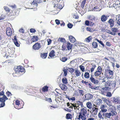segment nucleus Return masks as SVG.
Masks as SVG:
<instances>
[{
  "instance_id": "3",
  "label": "nucleus",
  "mask_w": 120,
  "mask_h": 120,
  "mask_svg": "<svg viewBox=\"0 0 120 120\" xmlns=\"http://www.w3.org/2000/svg\"><path fill=\"white\" fill-rule=\"evenodd\" d=\"M102 115L103 116V117H104L105 119H110L112 118V117L114 116L111 113L109 112L103 113Z\"/></svg>"
},
{
  "instance_id": "46",
  "label": "nucleus",
  "mask_w": 120,
  "mask_h": 120,
  "mask_svg": "<svg viewBox=\"0 0 120 120\" xmlns=\"http://www.w3.org/2000/svg\"><path fill=\"white\" fill-rule=\"evenodd\" d=\"M70 104L71 106L69 107V108H71L72 109H73V108L75 109V104H73L72 103H70Z\"/></svg>"
},
{
  "instance_id": "60",
  "label": "nucleus",
  "mask_w": 120,
  "mask_h": 120,
  "mask_svg": "<svg viewBox=\"0 0 120 120\" xmlns=\"http://www.w3.org/2000/svg\"><path fill=\"white\" fill-rule=\"evenodd\" d=\"M111 83H112V87L113 88L115 87L116 85V83L115 81H111Z\"/></svg>"
},
{
  "instance_id": "25",
  "label": "nucleus",
  "mask_w": 120,
  "mask_h": 120,
  "mask_svg": "<svg viewBox=\"0 0 120 120\" xmlns=\"http://www.w3.org/2000/svg\"><path fill=\"white\" fill-rule=\"evenodd\" d=\"M102 102V100L101 99H98L96 100V104L97 105L99 106L101 104Z\"/></svg>"
},
{
  "instance_id": "57",
  "label": "nucleus",
  "mask_w": 120,
  "mask_h": 120,
  "mask_svg": "<svg viewBox=\"0 0 120 120\" xmlns=\"http://www.w3.org/2000/svg\"><path fill=\"white\" fill-rule=\"evenodd\" d=\"M102 100V101H103L104 102H106L108 100L106 98H102L101 99Z\"/></svg>"
},
{
  "instance_id": "53",
  "label": "nucleus",
  "mask_w": 120,
  "mask_h": 120,
  "mask_svg": "<svg viewBox=\"0 0 120 120\" xmlns=\"http://www.w3.org/2000/svg\"><path fill=\"white\" fill-rule=\"evenodd\" d=\"M91 36H89L86 38V41L88 42H90V40L91 39Z\"/></svg>"
},
{
  "instance_id": "44",
  "label": "nucleus",
  "mask_w": 120,
  "mask_h": 120,
  "mask_svg": "<svg viewBox=\"0 0 120 120\" xmlns=\"http://www.w3.org/2000/svg\"><path fill=\"white\" fill-rule=\"evenodd\" d=\"M79 67L82 71L84 72V71L85 68L84 66L81 65Z\"/></svg>"
},
{
  "instance_id": "26",
  "label": "nucleus",
  "mask_w": 120,
  "mask_h": 120,
  "mask_svg": "<svg viewBox=\"0 0 120 120\" xmlns=\"http://www.w3.org/2000/svg\"><path fill=\"white\" fill-rule=\"evenodd\" d=\"M107 71L108 73V74L110 78H111L113 75V72L112 71H111L110 70H107Z\"/></svg>"
},
{
  "instance_id": "5",
  "label": "nucleus",
  "mask_w": 120,
  "mask_h": 120,
  "mask_svg": "<svg viewBox=\"0 0 120 120\" xmlns=\"http://www.w3.org/2000/svg\"><path fill=\"white\" fill-rule=\"evenodd\" d=\"M0 95L3 96L2 98H0V101H5L6 100L8 99L6 96L4 95V93L3 91L0 92Z\"/></svg>"
},
{
  "instance_id": "33",
  "label": "nucleus",
  "mask_w": 120,
  "mask_h": 120,
  "mask_svg": "<svg viewBox=\"0 0 120 120\" xmlns=\"http://www.w3.org/2000/svg\"><path fill=\"white\" fill-rule=\"evenodd\" d=\"M101 10V9H99L98 7H94V8H93L92 11H99Z\"/></svg>"
},
{
  "instance_id": "61",
  "label": "nucleus",
  "mask_w": 120,
  "mask_h": 120,
  "mask_svg": "<svg viewBox=\"0 0 120 120\" xmlns=\"http://www.w3.org/2000/svg\"><path fill=\"white\" fill-rule=\"evenodd\" d=\"M5 101H1L2 102L0 104L1 106H0V107H3L5 105Z\"/></svg>"
},
{
  "instance_id": "12",
  "label": "nucleus",
  "mask_w": 120,
  "mask_h": 120,
  "mask_svg": "<svg viewBox=\"0 0 120 120\" xmlns=\"http://www.w3.org/2000/svg\"><path fill=\"white\" fill-rule=\"evenodd\" d=\"M87 111L83 107L81 109L80 112L79 113V114L85 115Z\"/></svg>"
},
{
  "instance_id": "28",
  "label": "nucleus",
  "mask_w": 120,
  "mask_h": 120,
  "mask_svg": "<svg viewBox=\"0 0 120 120\" xmlns=\"http://www.w3.org/2000/svg\"><path fill=\"white\" fill-rule=\"evenodd\" d=\"M38 38L37 36H33L31 39L32 41L33 42L37 41H38Z\"/></svg>"
},
{
  "instance_id": "50",
  "label": "nucleus",
  "mask_w": 120,
  "mask_h": 120,
  "mask_svg": "<svg viewBox=\"0 0 120 120\" xmlns=\"http://www.w3.org/2000/svg\"><path fill=\"white\" fill-rule=\"evenodd\" d=\"M67 58L66 57H64L61 59V61L63 62H65L67 60Z\"/></svg>"
},
{
  "instance_id": "4",
  "label": "nucleus",
  "mask_w": 120,
  "mask_h": 120,
  "mask_svg": "<svg viewBox=\"0 0 120 120\" xmlns=\"http://www.w3.org/2000/svg\"><path fill=\"white\" fill-rule=\"evenodd\" d=\"M14 69L16 72H22L25 71V69L23 68V67H21L20 66L16 67L14 68Z\"/></svg>"
},
{
  "instance_id": "35",
  "label": "nucleus",
  "mask_w": 120,
  "mask_h": 120,
  "mask_svg": "<svg viewBox=\"0 0 120 120\" xmlns=\"http://www.w3.org/2000/svg\"><path fill=\"white\" fill-rule=\"evenodd\" d=\"M87 107L89 109H90L92 107L91 103V102H88L86 103Z\"/></svg>"
},
{
  "instance_id": "56",
  "label": "nucleus",
  "mask_w": 120,
  "mask_h": 120,
  "mask_svg": "<svg viewBox=\"0 0 120 120\" xmlns=\"http://www.w3.org/2000/svg\"><path fill=\"white\" fill-rule=\"evenodd\" d=\"M85 1H83L82 2V3L81 5V7L82 8H84V6L85 5Z\"/></svg>"
},
{
  "instance_id": "48",
  "label": "nucleus",
  "mask_w": 120,
  "mask_h": 120,
  "mask_svg": "<svg viewBox=\"0 0 120 120\" xmlns=\"http://www.w3.org/2000/svg\"><path fill=\"white\" fill-rule=\"evenodd\" d=\"M111 30L112 31L114 32H116L117 31V28H112L111 29Z\"/></svg>"
},
{
  "instance_id": "29",
  "label": "nucleus",
  "mask_w": 120,
  "mask_h": 120,
  "mask_svg": "<svg viewBox=\"0 0 120 120\" xmlns=\"http://www.w3.org/2000/svg\"><path fill=\"white\" fill-rule=\"evenodd\" d=\"M101 73V72L96 70L94 73V75L95 76L98 77L100 75Z\"/></svg>"
},
{
  "instance_id": "36",
  "label": "nucleus",
  "mask_w": 120,
  "mask_h": 120,
  "mask_svg": "<svg viewBox=\"0 0 120 120\" xmlns=\"http://www.w3.org/2000/svg\"><path fill=\"white\" fill-rule=\"evenodd\" d=\"M40 3V2L37 1L36 0H34L33 2L31 3L32 5H35L36 6H37V5L38 3Z\"/></svg>"
},
{
  "instance_id": "62",
  "label": "nucleus",
  "mask_w": 120,
  "mask_h": 120,
  "mask_svg": "<svg viewBox=\"0 0 120 120\" xmlns=\"http://www.w3.org/2000/svg\"><path fill=\"white\" fill-rule=\"evenodd\" d=\"M79 93L80 95H83L84 94V92L82 90H80L79 91Z\"/></svg>"
},
{
  "instance_id": "51",
  "label": "nucleus",
  "mask_w": 120,
  "mask_h": 120,
  "mask_svg": "<svg viewBox=\"0 0 120 120\" xmlns=\"http://www.w3.org/2000/svg\"><path fill=\"white\" fill-rule=\"evenodd\" d=\"M106 104L110 107V106H112V103H111L108 100L106 102Z\"/></svg>"
},
{
  "instance_id": "27",
  "label": "nucleus",
  "mask_w": 120,
  "mask_h": 120,
  "mask_svg": "<svg viewBox=\"0 0 120 120\" xmlns=\"http://www.w3.org/2000/svg\"><path fill=\"white\" fill-rule=\"evenodd\" d=\"M67 44V48H68V50H69L70 49H71L72 46V45L71 44L68 42H67V43H66Z\"/></svg>"
},
{
  "instance_id": "11",
  "label": "nucleus",
  "mask_w": 120,
  "mask_h": 120,
  "mask_svg": "<svg viewBox=\"0 0 120 120\" xmlns=\"http://www.w3.org/2000/svg\"><path fill=\"white\" fill-rule=\"evenodd\" d=\"M78 106H77L75 105V109H77L79 110L80 108H82L83 107H84L82 103L81 102L80 103V104H79V103H78Z\"/></svg>"
},
{
  "instance_id": "8",
  "label": "nucleus",
  "mask_w": 120,
  "mask_h": 120,
  "mask_svg": "<svg viewBox=\"0 0 120 120\" xmlns=\"http://www.w3.org/2000/svg\"><path fill=\"white\" fill-rule=\"evenodd\" d=\"M41 47V45L40 44L38 43L35 44L33 46V48L35 50H38Z\"/></svg>"
},
{
  "instance_id": "15",
  "label": "nucleus",
  "mask_w": 120,
  "mask_h": 120,
  "mask_svg": "<svg viewBox=\"0 0 120 120\" xmlns=\"http://www.w3.org/2000/svg\"><path fill=\"white\" fill-rule=\"evenodd\" d=\"M113 101L116 103H118L120 102V98L119 97L116 96L113 98Z\"/></svg>"
},
{
  "instance_id": "14",
  "label": "nucleus",
  "mask_w": 120,
  "mask_h": 120,
  "mask_svg": "<svg viewBox=\"0 0 120 120\" xmlns=\"http://www.w3.org/2000/svg\"><path fill=\"white\" fill-rule=\"evenodd\" d=\"M111 27H112L114 25V22L113 20L111 19H110L108 21Z\"/></svg>"
},
{
  "instance_id": "32",
  "label": "nucleus",
  "mask_w": 120,
  "mask_h": 120,
  "mask_svg": "<svg viewBox=\"0 0 120 120\" xmlns=\"http://www.w3.org/2000/svg\"><path fill=\"white\" fill-rule=\"evenodd\" d=\"M63 83L64 84H66L68 83L67 79L66 78H64L62 80Z\"/></svg>"
},
{
  "instance_id": "43",
  "label": "nucleus",
  "mask_w": 120,
  "mask_h": 120,
  "mask_svg": "<svg viewBox=\"0 0 120 120\" xmlns=\"http://www.w3.org/2000/svg\"><path fill=\"white\" fill-rule=\"evenodd\" d=\"M107 92L103 90V89H102L101 91V93L102 94L105 95L107 93Z\"/></svg>"
},
{
  "instance_id": "34",
  "label": "nucleus",
  "mask_w": 120,
  "mask_h": 120,
  "mask_svg": "<svg viewBox=\"0 0 120 120\" xmlns=\"http://www.w3.org/2000/svg\"><path fill=\"white\" fill-rule=\"evenodd\" d=\"M4 9L6 11L7 13L9 12L10 11V9L6 6H4Z\"/></svg>"
},
{
  "instance_id": "55",
  "label": "nucleus",
  "mask_w": 120,
  "mask_h": 120,
  "mask_svg": "<svg viewBox=\"0 0 120 120\" xmlns=\"http://www.w3.org/2000/svg\"><path fill=\"white\" fill-rule=\"evenodd\" d=\"M99 86H97V87H91V88L92 89H94L95 90H99Z\"/></svg>"
},
{
  "instance_id": "20",
  "label": "nucleus",
  "mask_w": 120,
  "mask_h": 120,
  "mask_svg": "<svg viewBox=\"0 0 120 120\" xmlns=\"http://www.w3.org/2000/svg\"><path fill=\"white\" fill-rule=\"evenodd\" d=\"M107 16L105 15H102L101 17V20L102 22H105L107 19Z\"/></svg>"
},
{
  "instance_id": "24",
  "label": "nucleus",
  "mask_w": 120,
  "mask_h": 120,
  "mask_svg": "<svg viewBox=\"0 0 120 120\" xmlns=\"http://www.w3.org/2000/svg\"><path fill=\"white\" fill-rule=\"evenodd\" d=\"M68 67H66L64 68L63 70L64 76H66L67 75L68 72L67 71L68 70Z\"/></svg>"
},
{
  "instance_id": "49",
  "label": "nucleus",
  "mask_w": 120,
  "mask_h": 120,
  "mask_svg": "<svg viewBox=\"0 0 120 120\" xmlns=\"http://www.w3.org/2000/svg\"><path fill=\"white\" fill-rule=\"evenodd\" d=\"M45 100L46 101H47L49 102H52V100L50 98H46Z\"/></svg>"
},
{
  "instance_id": "47",
  "label": "nucleus",
  "mask_w": 120,
  "mask_h": 120,
  "mask_svg": "<svg viewBox=\"0 0 120 120\" xmlns=\"http://www.w3.org/2000/svg\"><path fill=\"white\" fill-rule=\"evenodd\" d=\"M96 40L98 42L102 45L103 47H104V45L103 43L101 41H100L97 39Z\"/></svg>"
},
{
  "instance_id": "39",
  "label": "nucleus",
  "mask_w": 120,
  "mask_h": 120,
  "mask_svg": "<svg viewBox=\"0 0 120 120\" xmlns=\"http://www.w3.org/2000/svg\"><path fill=\"white\" fill-rule=\"evenodd\" d=\"M96 65H95L93 64L92 65L90 69V71L91 73H92L94 71V69Z\"/></svg>"
},
{
  "instance_id": "7",
  "label": "nucleus",
  "mask_w": 120,
  "mask_h": 120,
  "mask_svg": "<svg viewBox=\"0 0 120 120\" xmlns=\"http://www.w3.org/2000/svg\"><path fill=\"white\" fill-rule=\"evenodd\" d=\"M12 30L10 27H8L6 29V33L8 36H11L12 34Z\"/></svg>"
},
{
  "instance_id": "13",
  "label": "nucleus",
  "mask_w": 120,
  "mask_h": 120,
  "mask_svg": "<svg viewBox=\"0 0 120 120\" xmlns=\"http://www.w3.org/2000/svg\"><path fill=\"white\" fill-rule=\"evenodd\" d=\"M59 86L62 90L64 91L66 90L67 89V86L63 84H60Z\"/></svg>"
},
{
  "instance_id": "30",
  "label": "nucleus",
  "mask_w": 120,
  "mask_h": 120,
  "mask_svg": "<svg viewBox=\"0 0 120 120\" xmlns=\"http://www.w3.org/2000/svg\"><path fill=\"white\" fill-rule=\"evenodd\" d=\"M102 89L105 91L107 92H108V91H109L110 89V88L109 87H106L102 88Z\"/></svg>"
},
{
  "instance_id": "45",
  "label": "nucleus",
  "mask_w": 120,
  "mask_h": 120,
  "mask_svg": "<svg viewBox=\"0 0 120 120\" xmlns=\"http://www.w3.org/2000/svg\"><path fill=\"white\" fill-rule=\"evenodd\" d=\"M97 71L101 73L102 71V68L100 66H98L97 68Z\"/></svg>"
},
{
  "instance_id": "22",
  "label": "nucleus",
  "mask_w": 120,
  "mask_h": 120,
  "mask_svg": "<svg viewBox=\"0 0 120 120\" xmlns=\"http://www.w3.org/2000/svg\"><path fill=\"white\" fill-rule=\"evenodd\" d=\"M93 113L95 115H96L97 113L98 110V108L93 107Z\"/></svg>"
},
{
  "instance_id": "63",
  "label": "nucleus",
  "mask_w": 120,
  "mask_h": 120,
  "mask_svg": "<svg viewBox=\"0 0 120 120\" xmlns=\"http://www.w3.org/2000/svg\"><path fill=\"white\" fill-rule=\"evenodd\" d=\"M89 20H86L85 21V25L87 26L89 25Z\"/></svg>"
},
{
  "instance_id": "9",
  "label": "nucleus",
  "mask_w": 120,
  "mask_h": 120,
  "mask_svg": "<svg viewBox=\"0 0 120 120\" xmlns=\"http://www.w3.org/2000/svg\"><path fill=\"white\" fill-rule=\"evenodd\" d=\"M93 96L90 93H87L85 95V98L86 100H89L92 98Z\"/></svg>"
},
{
  "instance_id": "21",
  "label": "nucleus",
  "mask_w": 120,
  "mask_h": 120,
  "mask_svg": "<svg viewBox=\"0 0 120 120\" xmlns=\"http://www.w3.org/2000/svg\"><path fill=\"white\" fill-rule=\"evenodd\" d=\"M87 18L88 19L91 21H93V20H95V17L93 15H89Z\"/></svg>"
},
{
  "instance_id": "42",
  "label": "nucleus",
  "mask_w": 120,
  "mask_h": 120,
  "mask_svg": "<svg viewBox=\"0 0 120 120\" xmlns=\"http://www.w3.org/2000/svg\"><path fill=\"white\" fill-rule=\"evenodd\" d=\"M62 50H66L67 49H66V45L65 44H64L62 46Z\"/></svg>"
},
{
  "instance_id": "59",
  "label": "nucleus",
  "mask_w": 120,
  "mask_h": 120,
  "mask_svg": "<svg viewBox=\"0 0 120 120\" xmlns=\"http://www.w3.org/2000/svg\"><path fill=\"white\" fill-rule=\"evenodd\" d=\"M6 94L7 96H8L9 97L12 95L11 93L8 91L6 93Z\"/></svg>"
},
{
  "instance_id": "16",
  "label": "nucleus",
  "mask_w": 120,
  "mask_h": 120,
  "mask_svg": "<svg viewBox=\"0 0 120 120\" xmlns=\"http://www.w3.org/2000/svg\"><path fill=\"white\" fill-rule=\"evenodd\" d=\"M74 74L75 75V77L80 76L81 74L80 71L78 69L75 70V71Z\"/></svg>"
},
{
  "instance_id": "19",
  "label": "nucleus",
  "mask_w": 120,
  "mask_h": 120,
  "mask_svg": "<svg viewBox=\"0 0 120 120\" xmlns=\"http://www.w3.org/2000/svg\"><path fill=\"white\" fill-rule=\"evenodd\" d=\"M80 119L82 120H86V118L85 115L79 114L78 119L80 120Z\"/></svg>"
},
{
  "instance_id": "10",
  "label": "nucleus",
  "mask_w": 120,
  "mask_h": 120,
  "mask_svg": "<svg viewBox=\"0 0 120 120\" xmlns=\"http://www.w3.org/2000/svg\"><path fill=\"white\" fill-rule=\"evenodd\" d=\"M90 79L91 82L94 83V84H97L99 83L98 81V80L95 79L91 76L90 77Z\"/></svg>"
},
{
  "instance_id": "58",
  "label": "nucleus",
  "mask_w": 120,
  "mask_h": 120,
  "mask_svg": "<svg viewBox=\"0 0 120 120\" xmlns=\"http://www.w3.org/2000/svg\"><path fill=\"white\" fill-rule=\"evenodd\" d=\"M76 60H74L71 61L70 62V64L71 65H72L75 64V63L76 62Z\"/></svg>"
},
{
  "instance_id": "40",
  "label": "nucleus",
  "mask_w": 120,
  "mask_h": 120,
  "mask_svg": "<svg viewBox=\"0 0 120 120\" xmlns=\"http://www.w3.org/2000/svg\"><path fill=\"white\" fill-rule=\"evenodd\" d=\"M66 118L67 119H69L72 117V116L70 114H67L66 115Z\"/></svg>"
},
{
  "instance_id": "23",
  "label": "nucleus",
  "mask_w": 120,
  "mask_h": 120,
  "mask_svg": "<svg viewBox=\"0 0 120 120\" xmlns=\"http://www.w3.org/2000/svg\"><path fill=\"white\" fill-rule=\"evenodd\" d=\"M55 55V52L53 50H52L50 52L49 56L51 57H53Z\"/></svg>"
},
{
  "instance_id": "18",
  "label": "nucleus",
  "mask_w": 120,
  "mask_h": 120,
  "mask_svg": "<svg viewBox=\"0 0 120 120\" xmlns=\"http://www.w3.org/2000/svg\"><path fill=\"white\" fill-rule=\"evenodd\" d=\"M69 38L70 41L72 43H74L75 41V39L72 36H70L69 37Z\"/></svg>"
},
{
  "instance_id": "64",
  "label": "nucleus",
  "mask_w": 120,
  "mask_h": 120,
  "mask_svg": "<svg viewBox=\"0 0 120 120\" xmlns=\"http://www.w3.org/2000/svg\"><path fill=\"white\" fill-rule=\"evenodd\" d=\"M117 24L119 26H120V18L118 17V20L117 22Z\"/></svg>"
},
{
  "instance_id": "17",
  "label": "nucleus",
  "mask_w": 120,
  "mask_h": 120,
  "mask_svg": "<svg viewBox=\"0 0 120 120\" xmlns=\"http://www.w3.org/2000/svg\"><path fill=\"white\" fill-rule=\"evenodd\" d=\"M13 40L15 45L17 46H19V44L18 41H17L16 36H14V39H13Z\"/></svg>"
},
{
  "instance_id": "2",
  "label": "nucleus",
  "mask_w": 120,
  "mask_h": 120,
  "mask_svg": "<svg viewBox=\"0 0 120 120\" xmlns=\"http://www.w3.org/2000/svg\"><path fill=\"white\" fill-rule=\"evenodd\" d=\"M108 111L111 113L114 116H115L117 115L116 109L113 106H110L108 109Z\"/></svg>"
},
{
  "instance_id": "41",
  "label": "nucleus",
  "mask_w": 120,
  "mask_h": 120,
  "mask_svg": "<svg viewBox=\"0 0 120 120\" xmlns=\"http://www.w3.org/2000/svg\"><path fill=\"white\" fill-rule=\"evenodd\" d=\"M105 96L107 97H110L111 96L112 94L110 92H107Z\"/></svg>"
},
{
  "instance_id": "37",
  "label": "nucleus",
  "mask_w": 120,
  "mask_h": 120,
  "mask_svg": "<svg viewBox=\"0 0 120 120\" xmlns=\"http://www.w3.org/2000/svg\"><path fill=\"white\" fill-rule=\"evenodd\" d=\"M47 53H44L42 54H41V57L43 59H45V58L47 56Z\"/></svg>"
},
{
  "instance_id": "38",
  "label": "nucleus",
  "mask_w": 120,
  "mask_h": 120,
  "mask_svg": "<svg viewBox=\"0 0 120 120\" xmlns=\"http://www.w3.org/2000/svg\"><path fill=\"white\" fill-rule=\"evenodd\" d=\"M92 45L93 48H96L98 47L97 44L95 42H93Z\"/></svg>"
},
{
  "instance_id": "54",
  "label": "nucleus",
  "mask_w": 120,
  "mask_h": 120,
  "mask_svg": "<svg viewBox=\"0 0 120 120\" xmlns=\"http://www.w3.org/2000/svg\"><path fill=\"white\" fill-rule=\"evenodd\" d=\"M68 27L69 28H71L73 26V25L70 23H69L67 24Z\"/></svg>"
},
{
  "instance_id": "1",
  "label": "nucleus",
  "mask_w": 120,
  "mask_h": 120,
  "mask_svg": "<svg viewBox=\"0 0 120 120\" xmlns=\"http://www.w3.org/2000/svg\"><path fill=\"white\" fill-rule=\"evenodd\" d=\"M107 105H102L101 106L100 109L101 110L99 111L98 114V117L101 119L103 120L104 118L102 116V113H105L107 111Z\"/></svg>"
},
{
  "instance_id": "31",
  "label": "nucleus",
  "mask_w": 120,
  "mask_h": 120,
  "mask_svg": "<svg viewBox=\"0 0 120 120\" xmlns=\"http://www.w3.org/2000/svg\"><path fill=\"white\" fill-rule=\"evenodd\" d=\"M84 76L87 79H88L90 78V75L88 72H86L84 75Z\"/></svg>"
},
{
  "instance_id": "6",
  "label": "nucleus",
  "mask_w": 120,
  "mask_h": 120,
  "mask_svg": "<svg viewBox=\"0 0 120 120\" xmlns=\"http://www.w3.org/2000/svg\"><path fill=\"white\" fill-rule=\"evenodd\" d=\"M53 3H54V8H56V9H61L63 7L58 2H56L55 1H54Z\"/></svg>"
},
{
  "instance_id": "52",
  "label": "nucleus",
  "mask_w": 120,
  "mask_h": 120,
  "mask_svg": "<svg viewBox=\"0 0 120 120\" xmlns=\"http://www.w3.org/2000/svg\"><path fill=\"white\" fill-rule=\"evenodd\" d=\"M48 87L45 86L43 88V91H47L48 90Z\"/></svg>"
}]
</instances>
